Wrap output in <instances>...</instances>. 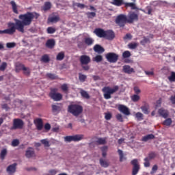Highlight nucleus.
<instances>
[{
	"instance_id": "obj_1",
	"label": "nucleus",
	"mask_w": 175,
	"mask_h": 175,
	"mask_svg": "<svg viewBox=\"0 0 175 175\" xmlns=\"http://www.w3.org/2000/svg\"><path fill=\"white\" fill-rule=\"evenodd\" d=\"M39 14L36 12H27L24 14H21L18 16V19H14V28L15 30L16 29L18 32H21L24 33V27H27L28 25H31L32 23V21L33 18L38 20L39 18ZM22 20V21H20Z\"/></svg>"
},
{
	"instance_id": "obj_2",
	"label": "nucleus",
	"mask_w": 175,
	"mask_h": 175,
	"mask_svg": "<svg viewBox=\"0 0 175 175\" xmlns=\"http://www.w3.org/2000/svg\"><path fill=\"white\" fill-rule=\"evenodd\" d=\"M68 111L75 117H79L83 113V106L79 104H71L68 107Z\"/></svg>"
},
{
	"instance_id": "obj_3",
	"label": "nucleus",
	"mask_w": 175,
	"mask_h": 175,
	"mask_svg": "<svg viewBox=\"0 0 175 175\" xmlns=\"http://www.w3.org/2000/svg\"><path fill=\"white\" fill-rule=\"evenodd\" d=\"M118 90H120V87H118V85H115L113 88H110V86H105L102 89L105 99H111V95H113V94H116Z\"/></svg>"
},
{
	"instance_id": "obj_4",
	"label": "nucleus",
	"mask_w": 175,
	"mask_h": 175,
	"mask_svg": "<svg viewBox=\"0 0 175 175\" xmlns=\"http://www.w3.org/2000/svg\"><path fill=\"white\" fill-rule=\"evenodd\" d=\"M115 23L120 28H124V27L128 24V18L126 14H120L116 16Z\"/></svg>"
},
{
	"instance_id": "obj_5",
	"label": "nucleus",
	"mask_w": 175,
	"mask_h": 175,
	"mask_svg": "<svg viewBox=\"0 0 175 175\" xmlns=\"http://www.w3.org/2000/svg\"><path fill=\"white\" fill-rule=\"evenodd\" d=\"M79 61L83 70H90V66L88 64L91 62V57L87 55H83L80 57Z\"/></svg>"
},
{
	"instance_id": "obj_6",
	"label": "nucleus",
	"mask_w": 175,
	"mask_h": 175,
	"mask_svg": "<svg viewBox=\"0 0 175 175\" xmlns=\"http://www.w3.org/2000/svg\"><path fill=\"white\" fill-rule=\"evenodd\" d=\"M49 97L53 99L54 102H59L62 100L63 96L61 93L57 92V89H51L49 93Z\"/></svg>"
},
{
	"instance_id": "obj_7",
	"label": "nucleus",
	"mask_w": 175,
	"mask_h": 175,
	"mask_svg": "<svg viewBox=\"0 0 175 175\" xmlns=\"http://www.w3.org/2000/svg\"><path fill=\"white\" fill-rule=\"evenodd\" d=\"M84 139V135H68L64 137V142L67 143H70L71 142H80V140H83Z\"/></svg>"
},
{
	"instance_id": "obj_8",
	"label": "nucleus",
	"mask_w": 175,
	"mask_h": 175,
	"mask_svg": "<svg viewBox=\"0 0 175 175\" xmlns=\"http://www.w3.org/2000/svg\"><path fill=\"white\" fill-rule=\"evenodd\" d=\"M8 28L5 30H0V35L6 33L7 35H13L16 32V28L14 27V23L10 22L8 24Z\"/></svg>"
},
{
	"instance_id": "obj_9",
	"label": "nucleus",
	"mask_w": 175,
	"mask_h": 175,
	"mask_svg": "<svg viewBox=\"0 0 175 175\" xmlns=\"http://www.w3.org/2000/svg\"><path fill=\"white\" fill-rule=\"evenodd\" d=\"M127 18V24H133L134 21H139V14L136 12L131 11L129 12L128 15L126 16Z\"/></svg>"
},
{
	"instance_id": "obj_10",
	"label": "nucleus",
	"mask_w": 175,
	"mask_h": 175,
	"mask_svg": "<svg viewBox=\"0 0 175 175\" xmlns=\"http://www.w3.org/2000/svg\"><path fill=\"white\" fill-rule=\"evenodd\" d=\"M118 55L115 53H108L105 55V58L108 61V62H110V64H116L117 61H118Z\"/></svg>"
},
{
	"instance_id": "obj_11",
	"label": "nucleus",
	"mask_w": 175,
	"mask_h": 175,
	"mask_svg": "<svg viewBox=\"0 0 175 175\" xmlns=\"http://www.w3.org/2000/svg\"><path fill=\"white\" fill-rule=\"evenodd\" d=\"M131 165H133V170L132 175H136L139 173V170H140V165H139V161L137 159H134L131 162Z\"/></svg>"
},
{
	"instance_id": "obj_12",
	"label": "nucleus",
	"mask_w": 175,
	"mask_h": 175,
	"mask_svg": "<svg viewBox=\"0 0 175 175\" xmlns=\"http://www.w3.org/2000/svg\"><path fill=\"white\" fill-rule=\"evenodd\" d=\"M24 126V121L21 119H14L12 129H23Z\"/></svg>"
},
{
	"instance_id": "obj_13",
	"label": "nucleus",
	"mask_w": 175,
	"mask_h": 175,
	"mask_svg": "<svg viewBox=\"0 0 175 175\" xmlns=\"http://www.w3.org/2000/svg\"><path fill=\"white\" fill-rule=\"evenodd\" d=\"M119 111L124 114V116H131V111H129V108L124 105H120L118 107Z\"/></svg>"
},
{
	"instance_id": "obj_14",
	"label": "nucleus",
	"mask_w": 175,
	"mask_h": 175,
	"mask_svg": "<svg viewBox=\"0 0 175 175\" xmlns=\"http://www.w3.org/2000/svg\"><path fill=\"white\" fill-rule=\"evenodd\" d=\"M116 38V33L113 30H106L105 31V36L104 39H107V40H113Z\"/></svg>"
},
{
	"instance_id": "obj_15",
	"label": "nucleus",
	"mask_w": 175,
	"mask_h": 175,
	"mask_svg": "<svg viewBox=\"0 0 175 175\" xmlns=\"http://www.w3.org/2000/svg\"><path fill=\"white\" fill-rule=\"evenodd\" d=\"M16 170H17V163H14L13 164L10 165L6 169L7 173L10 175L14 174Z\"/></svg>"
},
{
	"instance_id": "obj_16",
	"label": "nucleus",
	"mask_w": 175,
	"mask_h": 175,
	"mask_svg": "<svg viewBox=\"0 0 175 175\" xmlns=\"http://www.w3.org/2000/svg\"><path fill=\"white\" fill-rule=\"evenodd\" d=\"M26 158H33L36 157L35 150L33 148L29 147L25 153Z\"/></svg>"
},
{
	"instance_id": "obj_17",
	"label": "nucleus",
	"mask_w": 175,
	"mask_h": 175,
	"mask_svg": "<svg viewBox=\"0 0 175 175\" xmlns=\"http://www.w3.org/2000/svg\"><path fill=\"white\" fill-rule=\"evenodd\" d=\"M94 33L98 38H105L106 31L101 28H96L94 29Z\"/></svg>"
},
{
	"instance_id": "obj_18",
	"label": "nucleus",
	"mask_w": 175,
	"mask_h": 175,
	"mask_svg": "<svg viewBox=\"0 0 175 175\" xmlns=\"http://www.w3.org/2000/svg\"><path fill=\"white\" fill-rule=\"evenodd\" d=\"M158 113L160 117H163V118H167V117H169V111L163 108L159 109Z\"/></svg>"
},
{
	"instance_id": "obj_19",
	"label": "nucleus",
	"mask_w": 175,
	"mask_h": 175,
	"mask_svg": "<svg viewBox=\"0 0 175 175\" xmlns=\"http://www.w3.org/2000/svg\"><path fill=\"white\" fill-rule=\"evenodd\" d=\"M123 72L127 73V75H132V73H135V69L131 68L129 65H124L123 66Z\"/></svg>"
},
{
	"instance_id": "obj_20",
	"label": "nucleus",
	"mask_w": 175,
	"mask_h": 175,
	"mask_svg": "<svg viewBox=\"0 0 175 175\" xmlns=\"http://www.w3.org/2000/svg\"><path fill=\"white\" fill-rule=\"evenodd\" d=\"M35 124L38 131H42L43 129V120L40 118H38L35 120Z\"/></svg>"
},
{
	"instance_id": "obj_21",
	"label": "nucleus",
	"mask_w": 175,
	"mask_h": 175,
	"mask_svg": "<svg viewBox=\"0 0 175 175\" xmlns=\"http://www.w3.org/2000/svg\"><path fill=\"white\" fill-rule=\"evenodd\" d=\"M93 50L95 51V53H98V54H102L105 53V49L99 44H96L94 46Z\"/></svg>"
},
{
	"instance_id": "obj_22",
	"label": "nucleus",
	"mask_w": 175,
	"mask_h": 175,
	"mask_svg": "<svg viewBox=\"0 0 175 175\" xmlns=\"http://www.w3.org/2000/svg\"><path fill=\"white\" fill-rule=\"evenodd\" d=\"M83 42L86 46H92L94 44V40L91 37H85L83 38Z\"/></svg>"
},
{
	"instance_id": "obj_23",
	"label": "nucleus",
	"mask_w": 175,
	"mask_h": 175,
	"mask_svg": "<svg viewBox=\"0 0 175 175\" xmlns=\"http://www.w3.org/2000/svg\"><path fill=\"white\" fill-rule=\"evenodd\" d=\"M54 46H55V40L50 39L46 41V47L48 49H54Z\"/></svg>"
},
{
	"instance_id": "obj_24",
	"label": "nucleus",
	"mask_w": 175,
	"mask_h": 175,
	"mask_svg": "<svg viewBox=\"0 0 175 175\" xmlns=\"http://www.w3.org/2000/svg\"><path fill=\"white\" fill-rule=\"evenodd\" d=\"M41 62H44V64H49L50 62V56L47 54L43 55L40 58Z\"/></svg>"
},
{
	"instance_id": "obj_25",
	"label": "nucleus",
	"mask_w": 175,
	"mask_h": 175,
	"mask_svg": "<svg viewBox=\"0 0 175 175\" xmlns=\"http://www.w3.org/2000/svg\"><path fill=\"white\" fill-rule=\"evenodd\" d=\"M152 139H155V135L153 134H148L146 136H144L142 139V142H148V140H152Z\"/></svg>"
},
{
	"instance_id": "obj_26",
	"label": "nucleus",
	"mask_w": 175,
	"mask_h": 175,
	"mask_svg": "<svg viewBox=\"0 0 175 175\" xmlns=\"http://www.w3.org/2000/svg\"><path fill=\"white\" fill-rule=\"evenodd\" d=\"M10 5L12 8V12L15 13V14H18V10H17V4L14 1H10Z\"/></svg>"
},
{
	"instance_id": "obj_27",
	"label": "nucleus",
	"mask_w": 175,
	"mask_h": 175,
	"mask_svg": "<svg viewBox=\"0 0 175 175\" xmlns=\"http://www.w3.org/2000/svg\"><path fill=\"white\" fill-rule=\"evenodd\" d=\"M42 9V10H44V12H47V10H50L51 9V3H50V1L45 2Z\"/></svg>"
},
{
	"instance_id": "obj_28",
	"label": "nucleus",
	"mask_w": 175,
	"mask_h": 175,
	"mask_svg": "<svg viewBox=\"0 0 175 175\" xmlns=\"http://www.w3.org/2000/svg\"><path fill=\"white\" fill-rule=\"evenodd\" d=\"M118 152L119 154L120 162H123L124 160H126V157L124 156V152L121 149H118Z\"/></svg>"
},
{
	"instance_id": "obj_29",
	"label": "nucleus",
	"mask_w": 175,
	"mask_h": 175,
	"mask_svg": "<svg viewBox=\"0 0 175 175\" xmlns=\"http://www.w3.org/2000/svg\"><path fill=\"white\" fill-rule=\"evenodd\" d=\"M15 70H16V73H18V72H20V70H25V66L22 64H18L16 66Z\"/></svg>"
},
{
	"instance_id": "obj_30",
	"label": "nucleus",
	"mask_w": 175,
	"mask_h": 175,
	"mask_svg": "<svg viewBox=\"0 0 175 175\" xmlns=\"http://www.w3.org/2000/svg\"><path fill=\"white\" fill-rule=\"evenodd\" d=\"M51 107L53 113H59L62 110L61 107L57 105H52Z\"/></svg>"
},
{
	"instance_id": "obj_31",
	"label": "nucleus",
	"mask_w": 175,
	"mask_h": 175,
	"mask_svg": "<svg viewBox=\"0 0 175 175\" xmlns=\"http://www.w3.org/2000/svg\"><path fill=\"white\" fill-rule=\"evenodd\" d=\"M111 3L115 6H122L124 5V0H112Z\"/></svg>"
},
{
	"instance_id": "obj_32",
	"label": "nucleus",
	"mask_w": 175,
	"mask_h": 175,
	"mask_svg": "<svg viewBox=\"0 0 175 175\" xmlns=\"http://www.w3.org/2000/svg\"><path fill=\"white\" fill-rule=\"evenodd\" d=\"M61 90L64 92V94H69V87L68 84L64 83L61 85Z\"/></svg>"
},
{
	"instance_id": "obj_33",
	"label": "nucleus",
	"mask_w": 175,
	"mask_h": 175,
	"mask_svg": "<svg viewBox=\"0 0 175 175\" xmlns=\"http://www.w3.org/2000/svg\"><path fill=\"white\" fill-rule=\"evenodd\" d=\"M65 58V53L62 51L59 53L56 56L57 61H62Z\"/></svg>"
},
{
	"instance_id": "obj_34",
	"label": "nucleus",
	"mask_w": 175,
	"mask_h": 175,
	"mask_svg": "<svg viewBox=\"0 0 175 175\" xmlns=\"http://www.w3.org/2000/svg\"><path fill=\"white\" fill-rule=\"evenodd\" d=\"M6 155H8V150L6 148H4L1 151L0 153L1 159L3 161V159H5V158L6 157Z\"/></svg>"
},
{
	"instance_id": "obj_35",
	"label": "nucleus",
	"mask_w": 175,
	"mask_h": 175,
	"mask_svg": "<svg viewBox=\"0 0 175 175\" xmlns=\"http://www.w3.org/2000/svg\"><path fill=\"white\" fill-rule=\"evenodd\" d=\"M107 138L104 137V138H98V139L96 140V143L98 145H104L106 144Z\"/></svg>"
},
{
	"instance_id": "obj_36",
	"label": "nucleus",
	"mask_w": 175,
	"mask_h": 175,
	"mask_svg": "<svg viewBox=\"0 0 175 175\" xmlns=\"http://www.w3.org/2000/svg\"><path fill=\"white\" fill-rule=\"evenodd\" d=\"M99 162L102 167H109V162L106 161L103 159H100Z\"/></svg>"
},
{
	"instance_id": "obj_37",
	"label": "nucleus",
	"mask_w": 175,
	"mask_h": 175,
	"mask_svg": "<svg viewBox=\"0 0 175 175\" xmlns=\"http://www.w3.org/2000/svg\"><path fill=\"white\" fill-rule=\"evenodd\" d=\"M148 109H150V107L147 104L141 107V110L143 111L144 114H148Z\"/></svg>"
},
{
	"instance_id": "obj_38",
	"label": "nucleus",
	"mask_w": 175,
	"mask_h": 175,
	"mask_svg": "<svg viewBox=\"0 0 175 175\" xmlns=\"http://www.w3.org/2000/svg\"><path fill=\"white\" fill-rule=\"evenodd\" d=\"M140 43L142 46H146L147 43H151V41L150 40V38L144 36L143 37V40H141Z\"/></svg>"
},
{
	"instance_id": "obj_39",
	"label": "nucleus",
	"mask_w": 175,
	"mask_h": 175,
	"mask_svg": "<svg viewBox=\"0 0 175 175\" xmlns=\"http://www.w3.org/2000/svg\"><path fill=\"white\" fill-rule=\"evenodd\" d=\"M172 122L173 121L172 120V118H168L163 122V125H165V126H170Z\"/></svg>"
},
{
	"instance_id": "obj_40",
	"label": "nucleus",
	"mask_w": 175,
	"mask_h": 175,
	"mask_svg": "<svg viewBox=\"0 0 175 175\" xmlns=\"http://www.w3.org/2000/svg\"><path fill=\"white\" fill-rule=\"evenodd\" d=\"M46 77H48V79H50V80H57V79H58V76L53 73H47Z\"/></svg>"
},
{
	"instance_id": "obj_41",
	"label": "nucleus",
	"mask_w": 175,
	"mask_h": 175,
	"mask_svg": "<svg viewBox=\"0 0 175 175\" xmlns=\"http://www.w3.org/2000/svg\"><path fill=\"white\" fill-rule=\"evenodd\" d=\"M156 157H157V153L155 152H150L148 153V157L146 158H148V159L151 161V159H154Z\"/></svg>"
},
{
	"instance_id": "obj_42",
	"label": "nucleus",
	"mask_w": 175,
	"mask_h": 175,
	"mask_svg": "<svg viewBox=\"0 0 175 175\" xmlns=\"http://www.w3.org/2000/svg\"><path fill=\"white\" fill-rule=\"evenodd\" d=\"M80 94L83 98H85V99H90V94L85 90H81Z\"/></svg>"
},
{
	"instance_id": "obj_43",
	"label": "nucleus",
	"mask_w": 175,
	"mask_h": 175,
	"mask_svg": "<svg viewBox=\"0 0 175 175\" xmlns=\"http://www.w3.org/2000/svg\"><path fill=\"white\" fill-rule=\"evenodd\" d=\"M49 21H50V23H58V21H59V16H52L49 18Z\"/></svg>"
},
{
	"instance_id": "obj_44",
	"label": "nucleus",
	"mask_w": 175,
	"mask_h": 175,
	"mask_svg": "<svg viewBox=\"0 0 175 175\" xmlns=\"http://www.w3.org/2000/svg\"><path fill=\"white\" fill-rule=\"evenodd\" d=\"M93 61L95 62H102V61H103V57L100 55H97L93 58Z\"/></svg>"
},
{
	"instance_id": "obj_45",
	"label": "nucleus",
	"mask_w": 175,
	"mask_h": 175,
	"mask_svg": "<svg viewBox=\"0 0 175 175\" xmlns=\"http://www.w3.org/2000/svg\"><path fill=\"white\" fill-rule=\"evenodd\" d=\"M6 68H8V63L5 62H2L0 65V71L5 72V70H6Z\"/></svg>"
},
{
	"instance_id": "obj_46",
	"label": "nucleus",
	"mask_w": 175,
	"mask_h": 175,
	"mask_svg": "<svg viewBox=\"0 0 175 175\" xmlns=\"http://www.w3.org/2000/svg\"><path fill=\"white\" fill-rule=\"evenodd\" d=\"M124 5L126 8H131L133 10L136 9V4L135 3H125Z\"/></svg>"
},
{
	"instance_id": "obj_47",
	"label": "nucleus",
	"mask_w": 175,
	"mask_h": 175,
	"mask_svg": "<svg viewBox=\"0 0 175 175\" xmlns=\"http://www.w3.org/2000/svg\"><path fill=\"white\" fill-rule=\"evenodd\" d=\"M168 80L171 83H175V72H171V75L168 77Z\"/></svg>"
},
{
	"instance_id": "obj_48",
	"label": "nucleus",
	"mask_w": 175,
	"mask_h": 175,
	"mask_svg": "<svg viewBox=\"0 0 175 175\" xmlns=\"http://www.w3.org/2000/svg\"><path fill=\"white\" fill-rule=\"evenodd\" d=\"M86 16H87L88 18H94V17H96V12H88L86 13Z\"/></svg>"
},
{
	"instance_id": "obj_49",
	"label": "nucleus",
	"mask_w": 175,
	"mask_h": 175,
	"mask_svg": "<svg viewBox=\"0 0 175 175\" xmlns=\"http://www.w3.org/2000/svg\"><path fill=\"white\" fill-rule=\"evenodd\" d=\"M131 100H133V102H139V100H140V96L137 94L133 95L131 96Z\"/></svg>"
},
{
	"instance_id": "obj_50",
	"label": "nucleus",
	"mask_w": 175,
	"mask_h": 175,
	"mask_svg": "<svg viewBox=\"0 0 175 175\" xmlns=\"http://www.w3.org/2000/svg\"><path fill=\"white\" fill-rule=\"evenodd\" d=\"M79 79L82 83H84V81H85V80L87 79V75H84L81 73H79Z\"/></svg>"
},
{
	"instance_id": "obj_51",
	"label": "nucleus",
	"mask_w": 175,
	"mask_h": 175,
	"mask_svg": "<svg viewBox=\"0 0 175 175\" xmlns=\"http://www.w3.org/2000/svg\"><path fill=\"white\" fill-rule=\"evenodd\" d=\"M23 70V75L25 76H30L31 75V69L28 67H25V70Z\"/></svg>"
},
{
	"instance_id": "obj_52",
	"label": "nucleus",
	"mask_w": 175,
	"mask_h": 175,
	"mask_svg": "<svg viewBox=\"0 0 175 175\" xmlns=\"http://www.w3.org/2000/svg\"><path fill=\"white\" fill-rule=\"evenodd\" d=\"M131 55H132L131 54V52L129 51H126L123 52V53H122L123 58H129V57H131Z\"/></svg>"
},
{
	"instance_id": "obj_53",
	"label": "nucleus",
	"mask_w": 175,
	"mask_h": 175,
	"mask_svg": "<svg viewBox=\"0 0 175 175\" xmlns=\"http://www.w3.org/2000/svg\"><path fill=\"white\" fill-rule=\"evenodd\" d=\"M40 142L44 144V147H50V142L46 139H42Z\"/></svg>"
},
{
	"instance_id": "obj_54",
	"label": "nucleus",
	"mask_w": 175,
	"mask_h": 175,
	"mask_svg": "<svg viewBox=\"0 0 175 175\" xmlns=\"http://www.w3.org/2000/svg\"><path fill=\"white\" fill-rule=\"evenodd\" d=\"M144 166L145 167H150V160L148 159V158L146 157V158L144 159Z\"/></svg>"
},
{
	"instance_id": "obj_55",
	"label": "nucleus",
	"mask_w": 175,
	"mask_h": 175,
	"mask_svg": "<svg viewBox=\"0 0 175 175\" xmlns=\"http://www.w3.org/2000/svg\"><path fill=\"white\" fill-rule=\"evenodd\" d=\"M7 49H13L16 47V43L15 42H8L6 44Z\"/></svg>"
},
{
	"instance_id": "obj_56",
	"label": "nucleus",
	"mask_w": 175,
	"mask_h": 175,
	"mask_svg": "<svg viewBox=\"0 0 175 175\" xmlns=\"http://www.w3.org/2000/svg\"><path fill=\"white\" fill-rule=\"evenodd\" d=\"M116 120L119 121V122H122L124 121V118H122V115L121 113H118L116 116Z\"/></svg>"
},
{
	"instance_id": "obj_57",
	"label": "nucleus",
	"mask_w": 175,
	"mask_h": 175,
	"mask_svg": "<svg viewBox=\"0 0 175 175\" xmlns=\"http://www.w3.org/2000/svg\"><path fill=\"white\" fill-rule=\"evenodd\" d=\"M20 144V141L17 139H14L12 142V147H17V146H18Z\"/></svg>"
},
{
	"instance_id": "obj_58",
	"label": "nucleus",
	"mask_w": 175,
	"mask_h": 175,
	"mask_svg": "<svg viewBox=\"0 0 175 175\" xmlns=\"http://www.w3.org/2000/svg\"><path fill=\"white\" fill-rule=\"evenodd\" d=\"M74 6H76L77 8H79V9H84V8H85V5L80 3H74Z\"/></svg>"
},
{
	"instance_id": "obj_59",
	"label": "nucleus",
	"mask_w": 175,
	"mask_h": 175,
	"mask_svg": "<svg viewBox=\"0 0 175 175\" xmlns=\"http://www.w3.org/2000/svg\"><path fill=\"white\" fill-rule=\"evenodd\" d=\"M128 46L131 50H135V49H136V47H137V43H130V44H129Z\"/></svg>"
},
{
	"instance_id": "obj_60",
	"label": "nucleus",
	"mask_w": 175,
	"mask_h": 175,
	"mask_svg": "<svg viewBox=\"0 0 175 175\" xmlns=\"http://www.w3.org/2000/svg\"><path fill=\"white\" fill-rule=\"evenodd\" d=\"M143 113H142L141 112H137L135 114V118H137V120H143Z\"/></svg>"
},
{
	"instance_id": "obj_61",
	"label": "nucleus",
	"mask_w": 175,
	"mask_h": 175,
	"mask_svg": "<svg viewBox=\"0 0 175 175\" xmlns=\"http://www.w3.org/2000/svg\"><path fill=\"white\" fill-rule=\"evenodd\" d=\"M123 39L124 40H132V35L131 33H126Z\"/></svg>"
},
{
	"instance_id": "obj_62",
	"label": "nucleus",
	"mask_w": 175,
	"mask_h": 175,
	"mask_svg": "<svg viewBox=\"0 0 175 175\" xmlns=\"http://www.w3.org/2000/svg\"><path fill=\"white\" fill-rule=\"evenodd\" d=\"M55 32V29L51 27L47 28V33H54Z\"/></svg>"
},
{
	"instance_id": "obj_63",
	"label": "nucleus",
	"mask_w": 175,
	"mask_h": 175,
	"mask_svg": "<svg viewBox=\"0 0 175 175\" xmlns=\"http://www.w3.org/2000/svg\"><path fill=\"white\" fill-rule=\"evenodd\" d=\"M57 172V171L56 170H51L48 174H45L44 175H55Z\"/></svg>"
},
{
	"instance_id": "obj_64",
	"label": "nucleus",
	"mask_w": 175,
	"mask_h": 175,
	"mask_svg": "<svg viewBox=\"0 0 175 175\" xmlns=\"http://www.w3.org/2000/svg\"><path fill=\"white\" fill-rule=\"evenodd\" d=\"M111 114L110 113H105V118L107 120V121H109V120H111Z\"/></svg>"
}]
</instances>
